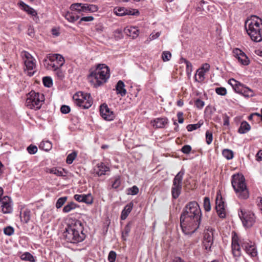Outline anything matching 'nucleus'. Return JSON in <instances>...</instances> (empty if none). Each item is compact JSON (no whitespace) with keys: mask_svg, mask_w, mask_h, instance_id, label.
Returning a JSON list of instances; mask_svg holds the SVG:
<instances>
[{"mask_svg":"<svg viewBox=\"0 0 262 262\" xmlns=\"http://www.w3.org/2000/svg\"><path fill=\"white\" fill-rule=\"evenodd\" d=\"M202 212L198 203L195 201L188 203L184 208L180 216V226L183 232L189 235L199 228Z\"/></svg>","mask_w":262,"mask_h":262,"instance_id":"1","label":"nucleus"},{"mask_svg":"<svg viewBox=\"0 0 262 262\" xmlns=\"http://www.w3.org/2000/svg\"><path fill=\"white\" fill-rule=\"evenodd\" d=\"M248 35L254 42L262 41V19L253 15L248 18L245 23Z\"/></svg>","mask_w":262,"mask_h":262,"instance_id":"2","label":"nucleus"},{"mask_svg":"<svg viewBox=\"0 0 262 262\" xmlns=\"http://www.w3.org/2000/svg\"><path fill=\"white\" fill-rule=\"evenodd\" d=\"M110 77L108 67L104 64H99L93 71L90 72L87 79L94 87L97 88L106 82Z\"/></svg>","mask_w":262,"mask_h":262,"instance_id":"3","label":"nucleus"},{"mask_svg":"<svg viewBox=\"0 0 262 262\" xmlns=\"http://www.w3.org/2000/svg\"><path fill=\"white\" fill-rule=\"evenodd\" d=\"M231 184L238 198L245 200L249 198V191L243 174L239 173L233 174L232 176Z\"/></svg>","mask_w":262,"mask_h":262,"instance_id":"4","label":"nucleus"},{"mask_svg":"<svg viewBox=\"0 0 262 262\" xmlns=\"http://www.w3.org/2000/svg\"><path fill=\"white\" fill-rule=\"evenodd\" d=\"M44 100L45 97L42 94L31 91L27 95L25 105L30 109L39 110Z\"/></svg>","mask_w":262,"mask_h":262,"instance_id":"5","label":"nucleus"},{"mask_svg":"<svg viewBox=\"0 0 262 262\" xmlns=\"http://www.w3.org/2000/svg\"><path fill=\"white\" fill-rule=\"evenodd\" d=\"M63 16L69 22L74 23L79 18L80 21H82V4H72L70 7V11L65 13Z\"/></svg>","mask_w":262,"mask_h":262,"instance_id":"6","label":"nucleus"},{"mask_svg":"<svg viewBox=\"0 0 262 262\" xmlns=\"http://www.w3.org/2000/svg\"><path fill=\"white\" fill-rule=\"evenodd\" d=\"M44 64H47L53 70L60 69L64 63V58L58 54H49L43 60Z\"/></svg>","mask_w":262,"mask_h":262,"instance_id":"7","label":"nucleus"},{"mask_svg":"<svg viewBox=\"0 0 262 262\" xmlns=\"http://www.w3.org/2000/svg\"><path fill=\"white\" fill-rule=\"evenodd\" d=\"M238 215L243 226L246 228H251L256 222V217L251 211L245 209H240Z\"/></svg>","mask_w":262,"mask_h":262,"instance_id":"8","label":"nucleus"},{"mask_svg":"<svg viewBox=\"0 0 262 262\" xmlns=\"http://www.w3.org/2000/svg\"><path fill=\"white\" fill-rule=\"evenodd\" d=\"M184 173L185 171L182 169L173 179L171 188V194L172 198L174 199H177L181 194L182 188V180Z\"/></svg>","mask_w":262,"mask_h":262,"instance_id":"9","label":"nucleus"},{"mask_svg":"<svg viewBox=\"0 0 262 262\" xmlns=\"http://www.w3.org/2000/svg\"><path fill=\"white\" fill-rule=\"evenodd\" d=\"M21 56L23 58L25 65V70L27 71V74L29 76H33L35 72L36 60L28 52L23 51L21 52Z\"/></svg>","mask_w":262,"mask_h":262,"instance_id":"10","label":"nucleus"},{"mask_svg":"<svg viewBox=\"0 0 262 262\" xmlns=\"http://www.w3.org/2000/svg\"><path fill=\"white\" fill-rule=\"evenodd\" d=\"M228 83L232 86L236 93L241 94L246 97L253 96V92L251 89L245 87L243 84L233 78L229 80Z\"/></svg>","mask_w":262,"mask_h":262,"instance_id":"11","label":"nucleus"},{"mask_svg":"<svg viewBox=\"0 0 262 262\" xmlns=\"http://www.w3.org/2000/svg\"><path fill=\"white\" fill-rule=\"evenodd\" d=\"M240 243L242 247L250 256L254 257L257 256V251L253 243L244 239L240 240Z\"/></svg>","mask_w":262,"mask_h":262,"instance_id":"12","label":"nucleus"},{"mask_svg":"<svg viewBox=\"0 0 262 262\" xmlns=\"http://www.w3.org/2000/svg\"><path fill=\"white\" fill-rule=\"evenodd\" d=\"M213 243V230L208 227L204 233L203 246L206 250H210Z\"/></svg>","mask_w":262,"mask_h":262,"instance_id":"13","label":"nucleus"},{"mask_svg":"<svg viewBox=\"0 0 262 262\" xmlns=\"http://www.w3.org/2000/svg\"><path fill=\"white\" fill-rule=\"evenodd\" d=\"M63 235L67 241L71 243H76L81 241L78 231L72 228L67 229L64 232Z\"/></svg>","mask_w":262,"mask_h":262,"instance_id":"14","label":"nucleus"},{"mask_svg":"<svg viewBox=\"0 0 262 262\" xmlns=\"http://www.w3.org/2000/svg\"><path fill=\"white\" fill-rule=\"evenodd\" d=\"M216 210L219 216L221 218H225L226 216L225 203L223 201L222 195L217 193L216 198Z\"/></svg>","mask_w":262,"mask_h":262,"instance_id":"15","label":"nucleus"},{"mask_svg":"<svg viewBox=\"0 0 262 262\" xmlns=\"http://www.w3.org/2000/svg\"><path fill=\"white\" fill-rule=\"evenodd\" d=\"M2 210L4 213H10L13 211L12 202L11 199L8 196H4L3 199L0 200Z\"/></svg>","mask_w":262,"mask_h":262,"instance_id":"16","label":"nucleus"},{"mask_svg":"<svg viewBox=\"0 0 262 262\" xmlns=\"http://www.w3.org/2000/svg\"><path fill=\"white\" fill-rule=\"evenodd\" d=\"M235 57L238 59V62L244 66H247L250 63V60L247 55L239 49H235L233 52Z\"/></svg>","mask_w":262,"mask_h":262,"instance_id":"17","label":"nucleus"},{"mask_svg":"<svg viewBox=\"0 0 262 262\" xmlns=\"http://www.w3.org/2000/svg\"><path fill=\"white\" fill-rule=\"evenodd\" d=\"M100 112L102 117L106 120L111 121L115 118L114 114L106 104H103L100 106Z\"/></svg>","mask_w":262,"mask_h":262,"instance_id":"18","label":"nucleus"},{"mask_svg":"<svg viewBox=\"0 0 262 262\" xmlns=\"http://www.w3.org/2000/svg\"><path fill=\"white\" fill-rule=\"evenodd\" d=\"M240 239L237 236H233L232 240V254L235 257H238L241 255Z\"/></svg>","mask_w":262,"mask_h":262,"instance_id":"19","label":"nucleus"},{"mask_svg":"<svg viewBox=\"0 0 262 262\" xmlns=\"http://www.w3.org/2000/svg\"><path fill=\"white\" fill-rule=\"evenodd\" d=\"M210 69V65L205 63L203 64L202 67L199 69L195 75V80L199 82L203 81L205 79V74Z\"/></svg>","mask_w":262,"mask_h":262,"instance_id":"20","label":"nucleus"},{"mask_svg":"<svg viewBox=\"0 0 262 262\" xmlns=\"http://www.w3.org/2000/svg\"><path fill=\"white\" fill-rule=\"evenodd\" d=\"M114 12L118 16L124 15H137L139 14L138 10L127 9L123 7H116L114 9Z\"/></svg>","mask_w":262,"mask_h":262,"instance_id":"21","label":"nucleus"},{"mask_svg":"<svg viewBox=\"0 0 262 262\" xmlns=\"http://www.w3.org/2000/svg\"><path fill=\"white\" fill-rule=\"evenodd\" d=\"M109 170L110 168L103 163L97 164L94 168V173L98 176L105 174L106 172Z\"/></svg>","mask_w":262,"mask_h":262,"instance_id":"22","label":"nucleus"},{"mask_svg":"<svg viewBox=\"0 0 262 262\" xmlns=\"http://www.w3.org/2000/svg\"><path fill=\"white\" fill-rule=\"evenodd\" d=\"M17 5L21 10L27 12L29 15L32 16H35L37 15V12L33 8L25 4L24 2L20 1Z\"/></svg>","mask_w":262,"mask_h":262,"instance_id":"23","label":"nucleus"},{"mask_svg":"<svg viewBox=\"0 0 262 262\" xmlns=\"http://www.w3.org/2000/svg\"><path fill=\"white\" fill-rule=\"evenodd\" d=\"M124 32L126 35L133 38H135L139 35V30L135 27L130 26L125 28Z\"/></svg>","mask_w":262,"mask_h":262,"instance_id":"24","label":"nucleus"},{"mask_svg":"<svg viewBox=\"0 0 262 262\" xmlns=\"http://www.w3.org/2000/svg\"><path fill=\"white\" fill-rule=\"evenodd\" d=\"M168 123V119L166 118H158L151 121V123L156 128H163Z\"/></svg>","mask_w":262,"mask_h":262,"instance_id":"25","label":"nucleus"},{"mask_svg":"<svg viewBox=\"0 0 262 262\" xmlns=\"http://www.w3.org/2000/svg\"><path fill=\"white\" fill-rule=\"evenodd\" d=\"M93 104V100L90 94H83V108H89Z\"/></svg>","mask_w":262,"mask_h":262,"instance_id":"26","label":"nucleus"},{"mask_svg":"<svg viewBox=\"0 0 262 262\" xmlns=\"http://www.w3.org/2000/svg\"><path fill=\"white\" fill-rule=\"evenodd\" d=\"M124 87L125 84L124 82L121 80H119L116 85L117 94H120L122 97L124 96L127 93Z\"/></svg>","mask_w":262,"mask_h":262,"instance_id":"27","label":"nucleus"},{"mask_svg":"<svg viewBox=\"0 0 262 262\" xmlns=\"http://www.w3.org/2000/svg\"><path fill=\"white\" fill-rule=\"evenodd\" d=\"M20 217L21 222L27 223L30 220L31 211L28 209L21 210L20 213Z\"/></svg>","mask_w":262,"mask_h":262,"instance_id":"28","label":"nucleus"},{"mask_svg":"<svg viewBox=\"0 0 262 262\" xmlns=\"http://www.w3.org/2000/svg\"><path fill=\"white\" fill-rule=\"evenodd\" d=\"M98 10V7L95 5L83 4V12H94Z\"/></svg>","mask_w":262,"mask_h":262,"instance_id":"29","label":"nucleus"},{"mask_svg":"<svg viewBox=\"0 0 262 262\" xmlns=\"http://www.w3.org/2000/svg\"><path fill=\"white\" fill-rule=\"evenodd\" d=\"M133 205L132 204L126 205L122 210L121 214V219L122 220L126 219L129 213L132 210Z\"/></svg>","mask_w":262,"mask_h":262,"instance_id":"30","label":"nucleus"},{"mask_svg":"<svg viewBox=\"0 0 262 262\" xmlns=\"http://www.w3.org/2000/svg\"><path fill=\"white\" fill-rule=\"evenodd\" d=\"M250 128V125L247 122L243 121L238 128V132L240 134H245L249 132Z\"/></svg>","mask_w":262,"mask_h":262,"instance_id":"31","label":"nucleus"},{"mask_svg":"<svg viewBox=\"0 0 262 262\" xmlns=\"http://www.w3.org/2000/svg\"><path fill=\"white\" fill-rule=\"evenodd\" d=\"M75 104L79 106H82V92L79 91L75 94L73 96Z\"/></svg>","mask_w":262,"mask_h":262,"instance_id":"32","label":"nucleus"},{"mask_svg":"<svg viewBox=\"0 0 262 262\" xmlns=\"http://www.w3.org/2000/svg\"><path fill=\"white\" fill-rule=\"evenodd\" d=\"M79 205H77L75 203L71 202L66 205L63 208V212L64 213H68L70 212L71 210L76 208L77 207H79Z\"/></svg>","mask_w":262,"mask_h":262,"instance_id":"33","label":"nucleus"},{"mask_svg":"<svg viewBox=\"0 0 262 262\" xmlns=\"http://www.w3.org/2000/svg\"><path fill=\"white\" fill-rule=\"evenodd\" d=\"M39 148L45 151L50 150L52 147V143L49 141H42L39 146Z\"/></svg>","mask_w":262,"mask_h":262,"instance_id":"34","label":"nucleus"},{"mask_svg":"<svg viewBox=\"0 0 262 262\" xmlns=\"http://www.w3.org/2000/svg\"><path fill=\"white\" fill-rule=\"evenodd\" d=\"M20 258L25 261H29L30 262H35L33 256L29 252H25L22 254L20 256Z\"/></svg>","mask_w":262,"mask_h":262,"instance_id":"35","label":"nucleus"},{"mask_svg":"<svg viewBox=\"0 0 262 262\" xmlns=\"http://www.w3.org/2000/svg\"><path fill=\"white\" fill-rule=\"evenodd\" d=\"M46 171L48 173H53L57 176H63V170H60L56 168H48L46 169Z\"/></svg>","mask_w":262,"mask_h":262,"instance_id":"36","label":"nucleus"},{"mask_svg":"<svg viewBox=\"0 0 262 262\" xmlns=\"http://www.w3.org/2000/svg\"><path fill=\"white\" fill-rule=\"evenodd\" d=\"M223 156L227 160H231L233 158V152L228 149H224L222 151Z\"/></svg>","mask_w":262,"mask_h":262,"instance_id":"37","label":"nucleus"},{"mask_svg":"<svg viewBox=\"0 0 262 262\" xmlns=\"http://www.w3.org/2000/svg\"><path fill=\"white\" fill-rule=\"evenodd\" d=\"M181 60L186 64L187 73L188 75L190 74L192 72V65L191 63L183 58H181Z\"/></svg>","mask_w":262,"mask_h":262,"instance_id":"38","label":"nucleus"},{"mask_svg":"<svg viewBox=\"0 0 262 262\" xmlns=\"http://www.w3.org/2000/svg\"><path fill=\"white\" fill-rule=\"evenodd\" d=\"M131 229V224L130 223L127 224L125 227L123 231H122V238L125 240V238L128 235V233L130 232Z\"/></svg>","mask_w":262,"mask_h":262,"instance_id":"39","label":"nucleus"},{"mask_svg":"<svg viewBox=\"0 0 262 262\" xmlns=\"http://www.w3.org/2000/svg\"><path fill=\"white\" fill-rule=\"evenodd\" d=\"M67 196H63L59 198L56 203V207L57 209L61 208L67 200Z\"/></svg>","mask_w":262,"mask_h":262,"instance_id":"40","label":"nucleus"},{"mask_svg":"<svg viewBox=\"0 0 262 262\" xmlns=\"http://www.w3.org/2000/svg\"><path fill=\"white\" fill-rule=\"evenodd\" d=\"M93 202V198L91 193L88 194L83 195V203H85L87 204H91Z\"/></svg>","mask_w":262,"mask_h":262,"instance_id":"41","label":"nucleus"},{"mask_svg":"<svg viewBox=\"0 0 262 262\" xmlns=\"http://www.w3.org/2000/svg\"><path fill=\"white\" fill-rule=\"evenodd\" d=\"M203 206L206 211H209L211 210L210 202L209 198L205 197L204 198Z\"/></svg>","mask_w":262,"mask_h":262,"instance_id":"42","label":"nucleus"},{"mask_svg":"<svg viewBox=\"0 0 262 262\" xmlns=\"http://www.w3.org/2000/svg\"><path fill=\"white\" fill-rule=\"evenodd\" d=\"M44 85L48 88H50L53 85L52 79L50 77H45L42 79Z\"/></svg>","mask_w":262,"mask_h":262,"instance_id":"43","label":"nucleus"},{"mask_svg":"<svg viewBox=\"0 0 262 262\" xmlns=\"http://www.w3.org/2000/svg\"><path fill=\"white\" fill-rule=\"evenodd\" d=\"M171 58V54L169 51H164L162 54V59L163 61H168L170 60Z\"/></svg>","mask_w":262,"mask_h":262,"instance_id":"44","label":"nucleus"},{"mask_svg":"<svg viewBox=\"0 0 262 262\" xmlns=\"http://www.w3.org/2000/svg\"><path fill=\"white\" fill-rule=\"evenodd\" d=\"M14 229L11 226H7L4 229V233L8 236H11L14 234Z\"/></svg>","mask_w":262,"mask_h":262,"instance_id":"45","label":"nucleus"},{"mask_svg":"<svg viewBox=\"0 0 262 262\" xmlns=\"http://www.w3.org/2000/svg\"><path fill=\"white\" fill-rule=\"evenodd\" d=\"M202 124L200 122L196 124H189L187 126L186 128L188 131L191 132L200 127Z\"/></svg>","mask_w":262,"mask_h":262,"instance_id":"46","label":"nucleus"},{"mask_svg":"<svg viewBox=\"0 0 262 262\" xmlns=\"http://www.w3.org/2000/svg\"><path fill=\"white\" fill-rule=\"evenodd\" d=\"M27 150L30 154L33 155L37 152L38 149L36 146L31 144L27 147Z\"/></svg>","mask_w":262,"mask_h":262,"instance_id":"47","label":"nucleus"},{"mask_svg":"<svg viewBox=\"0 0 262 262\" xmlns=\"http://www.w3.org/2000/svg\"><path fill=\"white\" fill-rule=\"evenodd\" d=\"M76 157V152H73L69 154L67 158V163L68 164H71L73 162L74 160Z\"/></svg>","mask_w":262,"mask_h":262,"instance_id":"48","label":"nucleus"},{"mask_svg":"<svg viewBox=\"0 0 262 262\" xmlns=\"http://www.w3.org/2000/svg\"><path fill=\"white\" fill-rule=\"evenodd\" d=\"M206 140L207 144L209 145L211 143L213 140L212 133L208 130L206 132Z\"/></svg>","mask_w":262,"mask_h":262,"instance_id":"49","label":"nucleus"},{"mask_svg":"<svg viewBox=\"0 0 262 262\" xmlns=\"http://www.w3.org/2000/svg\"><path fill=\"white\" fill-rule=\"evenodd\" d=\"M116 253L114 251H111L108 254V260L109 262H115L116 258Z\"/></svg>","mask_w":262,"mask_h":262,"instance_id":"50","label":"nucleus"},{"mask_svg":"<svg viewBox=\"0 0 262 262\" xmlns=\"http://www.w3.org/2000/svg\"><path fill=\"white\" fill-rule=\"evenodd\" d=\"M215 92L218 95L221 96H225L227 94L226 89L223 87L216 88Z\"/></svg>","mask_w":262,"mask_h":262,"instance_id":"51","label":"nucleus"},{"mask_svg":"<svg viewBox=\"0 0 262 262\" xmlns=\"http://www.w3.org/2000/svg\"><path fill=\"white\" fill-rule=\"evenodd\" d=\"M194 104L198 109H202L204 107L205 103L200 99H197L194 102Z\"/></svg>","mask_w":262,"mask_h":262,"instance_id":"52","label":"nucleus"},{"mask_svg":"<svg viewBox=\"0 0 262 262\" xmlns=\"http://www.w3.org/2000/svg\"><path fill=\"white\" fill-rule=\"evenodd\" d=\"M128 194L132 195H136L139 192V189L136 186H134L128 190Z\"/></svg>","mask_w":262,"mask_h":262,"instance_id":"53","label":"nucleus"},{"mask_svg":"<svg viewBox=\"0 0 262 262\" xmlns=\"http://www.w3.org/2000/svg\"><path fill=\"white\" fill-rule=\"evenodd\" d=\"M70 111V106L67 105H62L60 107V112L64 114H68Z\"/></svg>","mask_w":262,"mask_h":262,"instance_id":"54","label":"nucleus"},{"mask_svg":"<svg viewBox=\"0 0 262 262\" xmlns=\"http://www.w3.org/2000/svg\"><path fill=\"white\" fill-rule=\"evenodd\" d=\"M161 34L160 32H157L155 34L154 33L150 34L148 39L147 40V41H150L151 40H154L157 38H158Z\"/></svg>","mask_w":262,"mask_h":262,"instance_id":"55","label":"nucleus"},{"mask_svg":"<svg viewBox=\"0 0 262 262\" xmlns=\"http://www.w3.org/2000/svg\"><path fill=\"white\" fill-rule=\"evenodd\" d=\"M191 150V147L189 145H186L183 146L181 151L184 154H188Z\"/></svg>","mask_w":262,"mask_h":262,"instance_id":"56","label":"nucleus"},{"mask_svg":"<svg viewBox=\"0 0 262 262\" xmlns=\"http://www.w3.org/2000/svg\"><path fill=\"white\" fill-rule=\"evenodd\" d=\"M120 185V180L119 177L116 178L115 180L112 183V187L114 188H117Z\"/></svg>","mask_w":262,"mask_h":262,"instance_id":"57","label":"nucleus"},{"mask_svg":"<svg viewBox=\"0 0 262 262\" xmlns=\"http://www.w3.org/2000/svg\"><path fill=\"white\" fill-rule=\"evenodd\" d=\"M183 113L181 112H179L177 113V117L178 118V122L179 123H182L184 122V119L183 118Z\"/></svg>","mask_w":262,"mask_h":262,"instance_id":"58","label":"nucleus"},{"mask_svg":"<svg viewBox=\"0 0 262 262\" xmlns=\"http://www.w3.org/2000/svg\"><path fill=\"white\" fill-rule=\"evenodd\" d=\"M94 20V17L92 16H83V21H90Z\"/></svg>","mask_w":262,"mask_h":262,"instance_id":"59","label":"nucleus"},{"mask_svg":"<svg viewBox=\"0 0 262 262\" xmlns=\"http://www.w3.org/2000/svg\"><path fill=\"white\" fill-rule=\"evenodd\" d=\"M256 159L258 161L262 160V150H260L256 154Z\"/></svg>","mask_w":262,"mask_h":262,"instance_id":"60","label":"nucleus"},{"mask_svg":"<svg viewBox=\"0 0 262 262\" xmlns=\"http://www.w3.org/2000/svg\"><path fill=\"white\" fill-rule=\"evenodd\" d=\"M74 199L78 202H82V195L80 194H75L74 196Z\"/></svg>","mask_w":262,"mask_h":262,"instance_id":"61","label":"nucleus"},{"mask_svg":"<svg viewBox=\"0 0 262 262\" xmlns=\"http://www.w3.org/2000/svg\"><path fill=\"white\" fill-rule=\"evenodd\" d=\"M52 33L54 36H57L59 34L58 31L55 28L52 29Z\"/></svg>","mask_w":262,"mask_h":262,"instance_id":"62","label":"nucleus"},{"mask_svg":"<svg viewBox=\"0 0 262 262\" xmlns=\"http://www.w3.org/2000/svg\"><path fill=\"white\" fill-rule=\"evenodd\" d=\"M57 76L60 78H62L63 77V74L62 72L60 70V69L56 70Z\"/></svg>","mask_w":262,"mask_h":262,"instance_id":"63","label":"nucleus"},{"mask_svg":"<svg viewBox=\"0 0 262 262\" xmlns=\"http://www.w3.org/2000/svg\"><path fill=\"white\" fill-rule=\"evenodd\" d=\"M172 262H185L183 260H182L181 258L178 257L175 258Z\"/></svg>","mask_w":262,"mask_h":262,"instance_id":"64","label":"nucleus"}]
</instances>
